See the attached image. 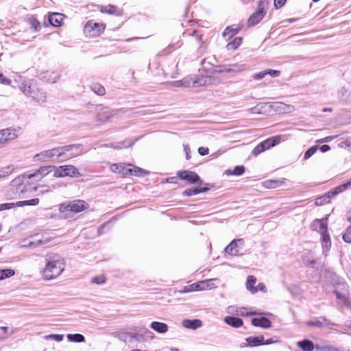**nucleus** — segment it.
Returning a JSON list of instances; mask_svg holds the SVG:
<instances>
[{
	"instance_id": "6",
	"label": "nucleus",
	"mask_w": 351,
	"mask_h": 351,
	"mask_svg": "<svg viewBox=\"0 0 351 351\" xmlns=\"http://www.w3.org/2000/svg\"><path fill=\"white\" fill-rule=\"evenodd\" d=\"M60 147L62 156V161L75 157L83 152V145L82 144L68 145Z\"/></svg>"
},
{
	"instance_id": "50",
	"label": "nucleus",
	"mask_w": 351,
	"mask_h": 351,
	"mask_svg": "<svg viewBox=\"0 0 351 351\" xmlns=\"http://www.w3.org/2000/svg\"><path fill=\"white\" fill-rule=\"evenodd\" d=\"M64 336L63 335H59V334H51L45 336V339L47 340L49 339H53L58 342H60L63 340Z\"/></svg>"
},
{
	"instance_id": "52",
	"label": "nucleus",
	"mask_w": 351,
	"mask_h": 351,
	"mask_svg": "<svg viewBox=\"0 0 351 351\" xmlns=\"http://www.w3.org/2000/svg\"><path fill=\"white\" fill-rule=\"evenodd\" d=\"M91 282L96 285H103L106 282V278L104 275L97 276L92 278Z\"/></svg>"
},
{
	"instance_id": "29",
	"label": "nucleus",
	"mask_w": 351,
	"mask_h": 351,
	"mask_svg": "<svg viewBox=\"0 0 351 351\" xmlns=\"http://www.w3.org/2000/svg\"><path fill=\"white\" fill-rule=\"evenodd\" d=\"M113 115L112 111L107 107L102 108L98 112L97 118V120L101 122H105Z\"/></svg>"
},
{
	"instance_id": "51",
	"label": "nucleus",
	"mask_w": 351,
	"mask_h": 351,
	"mask_svg": "<svg viewBox=\"0 0 351 351\" xmlns=\"http://www.w3.org/2000/svg\"><path fill=\"white\" fill-rule=\"evenodd\" d=\"M315 348L317 350H319V351H340L339 348L332 346H316Z\"/></svg>"
},
{
	"instance_id": "43",
	"label": "nucleus",
	"mask_w": 351,
	"mask_h": 351,
	"mask_svg": "<svg viewBox=\"0 0 351 351\" xmlns=\"http://www.w3.org/2000/svg\"><path fill=\"white\" fill-rule=\"evenodd\" d=\"M39 203L38 198H34L29 200L19 201L16 202V207H22L24 206H36Z\"/></svg>"
},
{
	"instance_id": "58",
	"label": "nucleus",
	"mask_w": 351,
	"mask_h": 351,
	"mask_svg": "<svg viewBox=\"0 0 351 351\" xmlns=\"http://www.w3.org/2000/svg\"><path fill=\"white\" fill-rule=\"evenodd\" d=\"M32 27L34 29V32H38L40 29V23L36 20L34 19L31 22Z\"/></svg>"
},
{
	"instance_id": "62",
	"label": "nucleus",
	"mask_w": 351,
	"mask_h": 351,
	"mask_svg": "<svg viewBox=\"0 0 351 351\" xmlns=\"http://www.w3.org/2000/svg\"><path fill=\"white\" fill-rule=\"evenodd\" d=\"M8 330V327H0V339H4L6 337L7 332Z\"/></svg>"
},
{
	"instance_id": "22",
	"label": "nucleus",
	"mask_w": 351,
	"mask_h": 351,
	"mask_svg": "<svg viewBox=\"0 0 351 351\" xmlns=\"http://www.w3.org/2000/svg\"><path fill=\"white\" fill-rule=\"evenodd\" d=\"M64 15L58 12H53L49 15L48 21L53 27L62 25Z\"/></svg>"
},
{
	"instance_id": "40",
	"label": "nucleus",
	"mask_w": 351,
	"mask_h": 351,
	"mask_svg": "<svg viewBox=\"0 0 351 351\" xmlns=\"http://www.w3.org/2000/svg\"><path fill=\"white\" fill-rule=\"evenodd\" d=\"M101 12L102 13H106L108 14H114V15H119V12L117 6L113 5H108L106 6H104L101 9Z\"/></svg>"
},
{
	"instance_id": "45",
	"label": "nucleus",
	"mask_w": 351,
	"mask_h": 351,
	"mask_svg": "<svg viewBox=\"0 0 351 351\" xmlns=\"http://www.w3.org/2000/svg\"><path fill=\"white\" fill-rule=\"evenodd\" d=\"M207 80H208L207 76H202L200 77H197L195 80L192 79L191 86L198 87V86H204L206 84Z\"/></svg>"
},
{
	"instance_id": "56",
	"label": "nucleus",
	"mask_w": 351,
	"mask_h": 351,
	"mask_svg": "<svg viewBox=\"0 0 351 351\" xmlns=\"http://www.w3.org/2000/svg\"><path fill=\"white\" fill-rule=\"evenodd\" d=\"M59 211L60 213L70 211V202L69 204L63 203V204H60Z\"/></svg>"
},
{
	"instance_id": "38",
	"label": "nucleus",
	"mask_w": 351,
	"mask_h": 351,
	"mask_svg": "<svg viewBox=\"0 0 351 351\" xmlns=\"http://www.w3.org/2000/svg\"><path fill=\"white\" fill-rule=\"evenodd\" d=\"M256 282V278L254 276H247L246 281V289L253 294L256 293V290L254 286Z\"/></svg>"
},
{
	"instance_id": "30",
	"label": "nucleus",
	"mask_w": 351,
	"mask_h": 351,
	"mask_svg": "<svg viewBox=\"0 0 351 351\" xmlns=\"http://www.w3.org/2000/svg\"><path fill=\"white\" fill-rule=\"evenodd\" d=\"M287 182L286 178H281L280 180H268L264 182V186L267 189L278 188Z\"/></svg>"
},
{
	"instance_id": "16",
	"label": "nucleus",
	"mask_w": 351,
	"mask_h": 351,
	"mask_svg": "<svg viewBox=\"0 0 351 351\" xmlns=\"http://www.w3.org/2000/svg\"><path fill=\"white\" fill-rule=\"evenodd\" d=\"M245 341V343H243L240 345L241 348L257 347L259 346H263L264 342V337L263 335L250 336L246 338Z\"/></svg>"
},
{
	"instance_id": "19",
	"label": "nucleus",
	"mask_w": 351,
	"mask_h": 351,
	"mask_svg": "<svg viewBox=\"0 0 351 351\" xmlns=\"http://www.w3.org/2000/svg\"><path fill=\"white\" fill-rule=\"evenodd\" d=\"M335 324L324 317L315 318L308 322V326L312 327H328Z\"/></svg>"
},
{
	"instance_id": "21",
	"label": "nucleus",
	"mask_w": 351,
	"mask_h": 351,
	"mask_svg": "<svg viewBox=\"0 0 351 351\" xmlns=\"http://www.w3.org/2000/svg\"><path fill=\"white\" fill-rule=\"evenodd\" d=\"M38 85L32 80H24L19 86L21 91L27 97L32 90L36 88Z\"/></svg>"
},
{
	"instance_id": "54",
	"label": "nucleus",
	"mask_w": 351,
	"mask_h": 351,
	"mask_svg": "<svg viewBox=\"0 0 351 351\" xmlns=\"http://www.w3.org/2000/svg\"><path fill=\"white\" fill-rule=\"evenodd\" d=\"M14 207H16V203H3L0 204V212L5 210H9L12 209Z\"/></svg>"
},
{
	"instance_id": "35",
	"label": "nucleus",
	"mask_w": 351,
	"mask_h": 351,
	"mask_svg": "<svg viewBox=\"0 0 351 351\" xmlns=\"http://www.w3.org/2000/svg\"><path fill=\"white\" fill-rule=\"evenodd\" d=\"M150 327L158 333H165L168 330V326L163 322H152Z\"/></svg>"
},
{
	"instance_id": "60",
	"label": "nucleus",
	"mask_w": 351,
	"mask_h": 351,
	"mask_svg": "<svg viewBox=\"0 0 351 351\" xmlns=\"http://www.w3.org/2000/svg\"><path fill=\"white\" fill-rule=\"evenodd\" d=\"M287 2V0H274V6L276 9L281 8Z\"/></svg>"
},
{
	"instance_id": "64",
	"label": "nucleus",
	"mask_w": 351,
	"mask_h": 351,
	"mask_svg": "<svg viewBox=\"0 0 351 351\" xmlns=\"http://www.w3.org/2000/svg\"><path fill=\"white\" fill-rule=\"evenodd\" d=\"M209 149L208 147H200L198 148V153L201 156H206L208 154Z\"/></svg>"
},
{
	"instance_id": "31",
	"label": "nucleus",
	"mask_w": 351,
	"mask_h": 351,
	"mask_svg": "<svg viewBox=\"0 0 351 351\" xmlns=\"http://www.w3.org/2000/svg\"><path fill=\"white\" fill-rule=\"evenodd\" d=\"M204 290V287L202 285V282H198L196 283H193L190 285H187L183 287V289L180 291H179V293H189L192 291H202Z\"/></svg>"
},
{
	"instance_id": "37",
	"label": "nucleus",
	"mask_w": 351,
	"mask_h": 351,
	"mask_svg": "<svg viewBox=\"0 0 351 351\" xmlns=\"http://www.w3.org/2000/svg\"><path fill=\"white\" fill-rule=\"evenodd\" d=\"M245 172V167L243 165H237L233 169H227L225 174L227 176H239Z\"/></svg>"
},
{
	"instance_id": "39",
	"label": "nucleus",
	"mask_w": 351,
	"mask_h": 351,
	"mask_svg": "<svg viewBox=\"0 0 351 351\" xmlns=\"http://www.w3.org/2000/svg\"><path fill=\"white\" fill-rule=\"evenodd\" d=\"M243 38L241 37H236L233 40L230 41L227 45L226 49L228 51H234L236 50L242 43Z\"/></svg>"
},
{
	"instance_id": "17",
	"label": "nucleus",
	"mask_w": 351,
	"mask_h": 351,
	"mask_svg": "<svg viewBox=\"0 0 351 351\" xmlns=\"http://www.w3.org/2000/svg\"><path fill=\"white\" fill-rule=\"evenodd\" d=\"M51 167V166L41 167L34 173H28L27 176H29V178H32L34 181L38 182L50 172L49 169Z\"/></svg>"
},
{
	"instance_id": "59",
	"label": "nucleus",
	"mask_w": 351,
	"mask_h": 351,
	"mask_svg": "<svg viewBox=\"0 0 351 351\" xmlns=\"http://www.w3.org/2000/svg\"><path fill=\"white\" fill-rule=\"evenodd\" d=\"M0 83L5 85H8L11 83V80L4 76L3 74L0 73Z\"/></svg>"
},
{
	"instance_id": "7",
	"label": "nucleus",
	"mask_w": 351,
	"mask_h": 351,
	"mask_svg": "<svg viewBox=\"0 0 351 351\" xmlns=\"http://www.w3.org/2000/svg\"><path fill=\"white\" fill-rule=\"evenodd\" d=\"M105 25L95 23L92 20L88 21L84 27V32L87 37H96L104 32Z\"/></svg>"
},
{
	"instance_id": "4",
	"label": "nucleus",
	"mask_w": 351,
	"mask_h": 351,
	"mask_svg": "<svg viewBox=\"0 0 351 351\" xmlns=\"http://www.w3.org/2000/svg\"><path fill=\"white\" fill-rule=\"evenodd\" d=\"M280 136H275L268 138L267 139L258 144L252 150V154L254 156L259 155L265 150L269 149L271 147H273L275 145H278L280 143Z\"/></svg>"
},
{
	"instance_id": "28",
	"label": "nucleus",
	"mask_w": 351,
	"mask_h": 351,
	"mask_svg": "<svg viewBox=\"0 0 351 351\" xmlns=\"http://www.w3.org/2000/svg\"><path fill=\"white\" fill-rule=\"evenodd\" d=\"M224 322L228 325L236 328L241 327L243 324L242 319L234 316H226L224 318Z\"/></svg>"
},
{
	"instance_id": "20",
	"label": "nucleus",
	"mask_w": 351,
	"mask_h": 351,
	"mask_svg": "<svg viewBox=\"0 0 351 351\" xmlns=\"http://www.w3.org/2000/svg\"><path fill=\"white\" fill-rule=\"evenodd\" d=\"M88 208V204L82 199H75L70 202V211L80 213Z\"/></svg>"
},
{
	"instance_id": "9",
	"label": "nucleus",
	"mask_w": 351,
	"mask_h": 351,
	"mask_svg": "<svg viewBox=\"0 0 351 351\" xmlns=\"http://www.w3.org/2000/svg\"><path fill=\"white\" fill-rule=\"evenodd\" d=\"M36 160L47 161L56 158L62 159L61 147H57L51 149L45 150L34 156Z\"/></svg>"
},
{
	"instance_id": "26",
	"label": "nucleus",
	"mask_w": 351,
	"mask_h": 351,
	"mask_svg": "<svg viewBox=\"0 0 351 351\" xmlns=\"http://www.w3.org/2000/svg\"><path fill=\"white\" fill-rule=\"evenodd\" d=\"M182 326L186 328L195 330L202 326V322L199 319H186L182 321Z\"/></svg>"
},
{
	"instance_id": "44",
	"label": "nucleus",
	"mask_w": 351,
	"mask_h": 351,
	"mask_svg": "<svg viewBox=\"0 0 351 351\" xmlns=\"http://www.w3.org/2000/svg\"><path fill=\"white\" fill-rule=\"evenodd\" d=\"M15 271L12 269H0V281L14 276Z\"/></svg>"
},
{
	"instance_id": "32",
	"label": "nucleus",
	"mask_w": 351,
	"mask_h": 351,
	"mask_svg": "<svg viewBox=\"0 0 351 351\" xmlns=\"http://www.w3.org/2000/svg\"><path fill=\"white\" fill-rule=\"evenodd\" d=\"M297 346L302 351H313L315 348V345L313 342L306 339L298 341Z\"/></svg>"
},
{
	"instance_id": "55",
	"label": "nucleus",
	"mask_w": 351,
	"mask_h": 351,
	"mask_svg": "<svg viewBox=\"0 0 351 351\" xmlns=\"http://www.w3.org/2000/svg\"><path fill=\"white\" fill-rule=\"evenodd\" d=\"M45 74L49 75V77L47 79V81L50 83H55L57 79L58 78V75L55 72H47Z\"/></svg>"
},
{
	"instance_id": "63",
	"label": "nucleus",
	"mask_w": 351,
	"mask_h": 351,
	"mask_svg": "<svg viewBox=\"0 0 351 351\" xmlns=\"http://www.w3.org/2000/svg\"><path fill=\"white\" fill-rule=\"evenodd\" d=\"M255 289L256 290V293L258 291H261V292H266L267 291V289H266V287L265 285L263 284V283H258L257 286L255 287Z\"/></svg>"
},
{
	"instance_id": "47",
	"label": "nucleus",
	"mask_w": 351,
	"mask_h": 351,
	"mask_svg": "<svg viewBox=\"0 0 351 351\" xmlns=\"http://www.w3.org/2000/svg\"><path fill=\"white\" fill-rule=\"evenodd\" d=\"M245 68V66L244 64H234L230 65V67L228 69H226V71L227 72H240V71L244 70Z\"/></svg>"
},
{
	"instance_id": "12",
	"label": "nucleus",
	"mask_w": 351,
	"mask_h": 351,
	"mask_svg": "<svg viewBox=\"0 0 351 351\" xmlns=\"http://www.w3.org/2000/svg\"><path fill=\"white\" fill-rule=\"evenodd\" d=\"M177 176L182 180H186L190 184L202 183V181L198 174L194 171L183 170L177 173Z\"/></svg>"
},
{
	"instance_id": "61",
	"label": "nucleus",
	"mask_w": 351,
	"mask_h": 351,
	"mask_svg": "<svg viewBox=\"0 0 351 351\" xmlns=\"http://www.w3.org/2000/svg\"><path fill=\"white\" fill-rule=\"evenodd\" d=\"M267 75H269L273 77H278L280 75V71L278 70H273V69H269L266 71Z\"/></svg>"
},
{
	"instance_id": "1",
	"label": "nucleus",
	"mask_w": 351,
	"mask_h": 351,
	"mask_svg": "<svg viewBox=\"0 0 351 351\" xmlns=\"http://www.w3.org/2000/svg\"><path fill=\"white\" fill-rule=\"evenodd\" d=\"M28 172L23 173L12 180L7 197L10 199L23 198L28 193L36 191L37 187L33 186L29 178Z\"/></svg>"
},
{
	"instance_id": "34",
	"label": "nucleus",
	"mask_w": 351,
	"mask_h": 351,
	"mask_svg": "<svg viewBox=\"0 0 351 351\" xmlns=\"http://www.w3.org/2000/svg\"><path fill=\"white\" fill-rule=\"evenodd\" d=\"M322 247L323 249V254L327 256V253L331 247V241L329 234H325L324 236H322Z\"/></svg>"
},
{
	"instance_id": "48",
	"label": "nucleus",
	"mask_w": 351,
	"mask_h": 351,
	"mask_svg": "<svg viewBox=\"0 0 351 351\" xmlns=\"http://www.w3.org/2000/svg\"><path fill=\"white\" fill-rule=\"evenodd\" d=\"M216 279H209L206 280H203L202 282V285L204 287V290L205 289H210L212 288L215 287V281Z\"/></svg>"
},
{
	"instance_id": "49",
	"label": "nucleus",
	"mask_w": 351,
	"mask_h": 351,
	"mask_svg": "<svg viewBox=\"0 0 351 351\" xmlns=\"http://www.w3.org/2000/svg\"><path fill=\"white\" fill-rule=\"evenodd\" d=\"M319 147L317 145L312 146L308 149L304 155V159L307 160L310 158L317 150Z\"/></svg>"
},
{
	"instance_id": "36",
	"label": "nucleus",
	"mask_w": 351,
	"mask_h": 351,
	"mask_svg": "<svg viewBox=\"0 0 351 351\" xmlns=\"http://www.w3.org/2000/svg\"><path fill=\"white\" fill-rule=\"evenodd\" d=\"M302 261L306 265L311 266V267H314L315 264L313 254L310 251L305 252L302 255Z\"/></svg>"
},
{
	"instance_id": "15",
	"label": "nucleus",
	"mask_w": 351,
	"mask_h": 351,
	"mask_svg": "<svg viewBox=\"0 0 351 351\" xmlns=\"http://www.w3.org/2000/svg\"><path fill=\"white\" fill-rule=\"evenodd\" d=\"M128 163H114L110 167V169L112 172L119 173L123 176H130V167L128 166Z\"/></svg>"
},
{
	"instance_id": "42",
	"label": "nucleus",
	"mask_w": 351,
	"mask_h": 351,
	"mask_svg": "<svg viewBox=\"0 0 351 351\" xmlns=\"http://www.w3.org/2000/svg\"><path fill=\"white\" fill-rule=\"evenodd\" d=\"M90 90L98 95H104L106 93L105 88L99 83H93L90 86Z\"/></svg>"
},
{
	"instance_id": "10",
	"label": "nucleus",
	"mask_w": 351,
	"mask_h": 351,
	"mask_svg": "<svg viewBox=\"0 0 351 351\" xmlns=\"http://www.w3.org/2000/svg\"><path fill=\"white\" fill-rule=\"evenodd\" d=\"M244 245V240L243 239H234L225 248V252L232 256L242 255L241 250Z\"/></svg>"
},
{
	"instance_id": "41",
	"label": "nucleus",
	"mask_w": 351,
	"mask_h": 351,
	"mask_svg": "<svg viewBox=\"0 0 351 351\" xmlns=\"http://www.w3.org/2000/svg\"><path fill=\"white\" fill-rule=\"evenodd\" d=\"M66 337L71 342L82 343L85 341L84 336L80 333L68 334Z\"/></svg>"
},
{
	"instance_id": "57",
	"label": "nucleus",
	"mask_w": 351,
	"mask_h": 351,
	"mask_svg": "<svg viewBox=\"0 0 351 351\" xmlns=\"http://www.w3.org/2000/svg\"><path fill=\"white\" fill-rule=\"evenodd\" d=\"M49 242V240L47 239H40L34 241V247H38L41 245L47 244Z\"/></svg>"
},
{
	"instance_id": "53",
	"label": "nucleus",
	"mask_w": 351,
	"mask_h": 351,
	"mask_svg": "<svg viewBox=\"0 0 351 351\" xmlns=\"http://www.w3.org/2000/svg\"><path fill=\"white\" fill-rule=\"evenodd\" d=\"M343 239L346 243H351V226L346 228Z\"/></svg>"
},
{
	"instance_id": "18",
	"label": "nucleus",
	"mask_w": 351,
	"mask_h": 351,
	"mask_svg": "<svg viewBox=\"0 0 351 351\" xmlns=\"http://www.w3.org/2000/svg\"><path fill=\"white\" fill-rule=\"evenodd\" d=\"M243 27V25L242 24H233L230 26H228L223 32V36L226 39L229 40L237 34Z\"/></svg>"
},
{
	"instance_id": "3",
	"label": "nucleus",
	"mask_w": 351,
	"mask_h": 351,
	"mask_svg": "<svg viewBox=\"0 0 351 351\" xmlns=\"http://www.w3.org/2000/svg\"><path fill=\"white\" fill-rule=\"evenodd\" d=\"M350 188H351V179L347 182L332 189L324 195L317 197L315 199V204L317 206H322L330 202L332 198L335 197L338 194L346 191Z\"/></svg>"
},
{
	"instance_id": "11",
	"label": "nucleus",
	"mask_w": 351,
	"mask_h": 351,
	"mask_svg": "<svg viewBox=\"0 0 351 351\" xmlns=\"http://www.w3.org/2000/svg\"><path fill=\"white\" fill-rule=\"evenodd\" d=\"M188 35L191 36L193 43L199 45V47L197 49L198 54H204L206 51L207 44L204 40L202 33L199 30H194L192 33H190Z\"/></svg>"
},
{
	"instance_id": "46",
	"label": "nucleus",
	"mask_w": 351,
	"mask_h": 351,
	"mask_svg": "<svg viewBox=\"0 0 351 351\" xmlns=\"http://www.w3.org/2000/svg\"><path fill=\"white\" fill-rule=\"evenodd\" d=\"M14 171L13 165H8L2 168H0V178L9 176Z\"/></svg>"
},
{
	"instance_id": "2",
	"label": "nucleus",
	"mask_w": 351,
	"mask_h": 351,
	"mask_svg": "<svg viewBox=\"0 0 351 351\" xmlns=\"http://www.w3.org/2000/svg\"><path fill=\"white\" fill-rule=\"evenodd\" d=\"M45 261V267L43 271V277L45 280L56 278L64 270V259L58 254H47Z\"/></svg>"
},
{
	"instance_id": "33",
	"label": "nucleus",
	"mask_w": 351,
	"mask_h": 351,
	"mask_svg": "<svg viewBox=\"0 0 351 351\" xmlns=\"http://www.w3.org/2000/svg\"><path fill=\"white\" fill-rule=\"evenodd\" d=\"M192 84V78L184 77L181 80L172 81L170 85L173 87H190Z\"/></svg>"
},
{
	"instance_id": "8",
	"label": "nucleus",
	"mask_w": 351,
	"mask_h": 351,
	"mask_svg": "<svg viewBox=\"0 0 351 351\" xmlns=\"http://www.w3.org/2000/svg\"><path fill=\"white\" fill-rule=\"evenodd\" d=\"M265 5V1L260 0L258 1L257 10L247 20L248 26H254L258 24L264 18L267 12Z\"/></svg>"
},
{
	"instance_id": "14",
	"label": "nucleus",
	"mask_w": 351,
	"mask_h": 351,
	"mask_svg": "<svg viewBox=\"0 0 351 351\" xmlns=\"http://www.w3.org/2000/svg\"><path fill=\"white\" fill-rule=\"evenodd\" d=\"M32 100L38 103H45L47 101V93L38 86L36 88L32 90V92L27 96Z\"/></svg>"
},
{
	"instance_id": "24",
	"label": "nucleus",
	"mask_w": 351,
	"mask_h": 351,
	"mask_svg": "<svg viewBox=\"0 0 351 351\" xmlns=\"http://www.w3.org/2000/svg\"><path fill=\"white\" fill-rule=\"evenodd\" d=\"M252 324L263 328H269L271 326V322L266 317H254L252 319Z\"/></svg>"
},
{
	"instance_id": "13",
	"label": "nucleus",
	"mask_w": 351,
	"mask_h": 351,
	"mask_svg": "<svg viewBox=\"0 0 351 351\" xmlns=\"http://www.w3.org/2000/svg\"><path fill=\"white\" fill-rule=\"evenodd\" d=\"M327 228V218L315 219L311 224L312 230L318 232L321 234V237L324 236L325 234H328Z\"/></svg>"
},
{
	"instance_id": "27",
	"label": "nucleus",
	"mask_w": 351,
	"mask_h": 351,
	"mask_svg": "<svg viewBox=\"0 0 351 351\" xmlns=\"http://www.w3.org/2000/svg\"><path fill=\"white\" fill-rule=\"evenodd\" d=\"M209 190V188L207 186V184H206L204 186L202 187H192L191 189H186L183 191L182 195L184 196H193L197 194H199L200 193H204Z\"/></svg>"
},
{
	"instance_id": "25",
	"label": "nucleus",
	"mask_w": 351,
	"mask_h": 351,
	"mask_svg": "<svg viewBox=\"0 0 351 351\" xmlns=\"http://www.w3.org/2000/svg\"><path fill=\"white\" fill-rule=\"evenodd\" d=\"M128 166L130 167V176H134L136 177H144L149 174V171L134 166L130 163H128Z\"/></svg>"
},
{
	"instance_id": "23",
	"label": "nucleus",
	"mask_w": 351,
	"mask_h": 351,
	"mask_svg": "<svg viewBox=\"0 0 351 351\" xmlns=\"http://www.w3.org/2000/svg\"><path fill=\"white\" fill-rule=\"evenodd\" d=\"M138 138H136L134 141H131L130 140H125L122 142L117 143H110L105 144L104 146L106 147H111L114 149H121L123 148H127L132 147L136 141H137Z\"/></svg>"
},
{
	"instance_id": "5",
	"label": "nucleus",
	"mask_w": 351,
	"mask_h": 351,
	"mask_svg": "<svg viewBox=\"0 0 351 351\" xmlns=\"http://www.w3.org/2000/svg\"><path fill=\"white\" fill-rule=\"evenodd\" d=\"M81 175L79 170L73 165H62L57 167L53 173V176L62 178L69 176L72 178H77Z\"/></svg>"
}]
</instances>
